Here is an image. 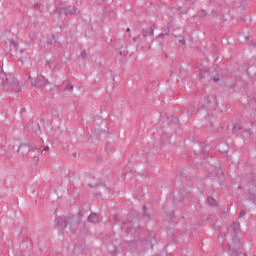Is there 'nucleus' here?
Instances as JSON below:
<instances>
[{
	"label": "nucleus",
	"instance_id": "nucleus-16",
	"mask_svg": "<svg viewBox=\"0 0 256 256\" xmlns=\"http://www.w3.org/2000/svg\"><path fill=\"white\" fill-rule=\"evenodd\" d=\"M207 201H208V204L211 205L212 207H215V205H217V200H215V198L213 197H208Z\"/></svg>",
	"mask_w": 256,
	"mask_h": 256
},
{
	"label": "nucleus",
	"instance_id": "nucleus-29",
	"mask_svg": "<svg viewBox=\"0 0 256 256\" xmlns=\"http://www.w3.org/2000/svg\"><path fill=\"white\" fill-rule=\"evenodd\" d=\"M159 37H160L161 39H163V37H165V34H164V33H160V34H159Z\"/></svg>",
	"mask_w": 256,
	"mask_h": 256
},
{
	"label": "nucleus",
	"instance_id": "nucleus-35",
	"mask_svg": "<svg viewBox=\"0 0 256 256\" xmlns=\"http://www.w3.org/2000/svg\"><path fill=\"white\" fill-rule=\"evenodd\" d=\"M170 215H172V216L175 215V212H172Z\"/></svg>",
	"mask_w": 256,
	"mask_h": 256
},
{
	"label": "nucleus",
	"instance_id": "nucleus-14",
	"mask_svg": "<svg viewBox=\"0 0 256 256\" xmlns=\"http://www.w3.org/2000/svg\"><path fill=\"white\" fill-rule=\"evenodd\" d=\"M88 223H99V215L97 213H91L88 216Z\"/></svg>",
	"mask_w": 256,
	"mask_h": 256
},
{
	"label": "nucleus",
	"instance_id": "nucleus-3",
	"mask_svg": "<svg viewBox=\"0 0 256 256\" xmlns=\"http://www.w3.org/2000/svg\"><path fill=\"white\" fill-rule=\"evenodd\" d=\"M0 89L4 91H12L13 93H19L21 91V85L19 81L16 80L13 74H7L3 71V68L0 69Z\"/></svg>",
	"mask_w": 256,
	"mask_h": 256
},
{
	"label": "nucleus",
	"instance_id": "nucleus-22",
	"mask_svg": "<svg viewBox=\"0 0 256 256\" xmlns=\"http://www.w3.org/2000/svg\"><path fill=\"white\" fill-rule=\"evenodd\" d=\"M179 13H181L182 15H187V10L183 9L182 7L178 8Z\"/></svg>",
	"mask_w": 256,
	"mask_h": 256
},
{
	"label": "nucleus",
	"instance_id": "nucleus-10",
	"mask_svg": "<svg viewBox=\"0 0 256 256\" xmlns=\"http://www.w3.org/2000/svg\"><path fill=\"white\" fill-rule=\"evenodd\" d=\"M120 225L122 233H130L131 229H133V221H122Z\"/></svg>",
	"mask_w": 256,
	"mask_h": 256
},
{
	"label": "nucleus",
	"instance_id": "nucleus-28",
	"mask_svg": "<svg viewBox=\"0 0 256 256\" xmlns=\"http://www.w3.org/2000/svg\"><path fill=\"white\" fill-rule=\"evenodd\" d=\"M233 253H234V256H237L239 255V253L235 250V249H232Z\"/></svg>",
	"mask_w": 256,
	"mask_h": 256
},
{
	"label": "nucleus",
	"instance_id": "nucleus-12",
	"mask_svg": "<svg viewBox=\"0 0 256 256\" xmlns=\"http://www.w3.org/2000/svg\"><path fill=\"white\" fill-rule=\"evenodd\" d=\"M247 105L252 111H256V98L255 96L249 97Z\"/></svg>",
	"mask_w": 256,
	"mask_h": 256
},
{
	"label": "nucleus",
	"instance_id": "nucleus-27",
	"mask_svg": "<svg viewBox=\"0 0 256 256\" xmlns=\"http://www.w3.org/2000/svg\"><path fill=\"white\" fill-rule=\"evenodd\" d=\"M132 40H133V43H137V41H139V36L138 37H133Z\"/></svg>",
	"mask_w": 256,
	"mask_h": 256
},
{
	"label": "nucleus",
	"instance_id": "nucleus-20",
	"mask_svg": "<svg viewBox=\"0 0 256 256\" xmlns=\"http://www.w3.org/2000/svg\"><path fill=\"white\" fill-rule=\"evenodd\" d=\"M171 123L172 125H177L179 123V118L172 116Z\"/></svg>",
	"mask_w": 256,
	"mask_h": 256
},
{
	"label": "nucleus",
	"instance_id": "nucleus-18",
	"mask_svg": "<svg viewBox=\"0 0 256 256\" xmlns=\"http://www.w3.org/2000/svg\"><path fill=\"white\" fill-rule=\"evenodd\" d=\"M10 47H13V49L17 50V48L19 47V43L15 40H11Z\"/></svg>",
	"mask_w": 256,
	"mask_h": 256
},
{
	"label": "nucleus",
	"instance_id": "nucleus-30",
	"mask_svg": "<svg viewBox=\"0 0 256 256\" xmlns=\"http://www.w3.org/2000/svg\"><path fill=\"white\" fill-rule=\"evenodd\" d=\"M33 159H34V161H39V157H37V156H34V157H32Z\"/></svg>",
	"mask_w": 256,
	"mask_h": 256
},
{
	"label": "nucleus",
	"instance_id": "nucleus-2",
	"mask_svg": "<svg viewBox=\"0 0 256 256\" xmlns=\"http://www.w3.org/2000/svg\"><path fill=\"white\" fill-rule=\"evenodd\" d=\"M217 105H219V101L217 100V96H206L204 98V102L201 108V113H203V111H205L206 115L204 117V123H203V127H205L206 129H212L213 128V117L215 111H217Z\"/></svg>",
	"mask_w": 256,
	"mask_h": 256
},
{
	"label": "nucleus",
	"instance_id": "nucleus-25",
	"mask_svg": "<svg viewBox=\"0 0 256 256\" xmlns=\"http://www.w3.org/2000/svg\"><path fill=\"white\" fill-rule=\"evenodd\" d=\"M79 57H81L82 59H85V57H87V52L85 50H83L81 52V54L79 55Z\"/></svg>",
	"mask_w": 256,
	"mask_h": 256
},
{
	"label": "nucleus",
	"instance_id": "nucleus-23",
	"mask_svg": "<svg viewBox=\"0 0 256 256\" xmlns=\"http://www.w3.org/2000/svg\"><path fill=\"white\" fill-rule=\"evenodd\" d=\"M205 73H206L205 70H200L199 79H203L205 77Z\"/></svg>",
	"mask_w": 256,
	"mask_h": 256
},
{
	"label": "nucleus",
	"instance_id": "nucleus-8",
	"mask_svg": "<svg viewBox=\"0 0 256 256\" xmlns=\"http://www.w3.org/2000/svg\"><path fill=\"white\" fill-rule=\"evenodd\" d=\"M33 87H38L39 89H45L46 85H49V80L45 76L40 75L32 82Z\"/></svg>",
	"mask_w": 256,
	"mask_h": 256
},
{
	"label": "nucleus",
	"instance_id": "nucleus-9",
	"mask_svg": "<svg viewBox=\"0 0 256 256\" xmlns=\"http://www.w3.org/2000/svg\"><path fill=\"white\" fill-rule=\"evenodd\" d=\"M17 153H19L22 157H25V155H29V153H31V146H29V144H21L17 150Z\"/></svg>",
	"mask_w": 256,
	"mask_h": 256
},
{
	"label": "nucleus",
	"instance_id": "nucleus-19",
	"mask_svg": "<svg viewBox=\"0 0 256 256\" xmlns=\"http://www.w3.org/2000/svg\"><path fill=\"white\" fill-rule=\"evenodd\" d=\"M243 137H251V129H246L242 132Z\"/></svg>",
	"mask_w": 256,
	"mask_h": 256
},
{
	"label": "nucleus",
	"instance_id": "nucleus-31",
	"mask_svg": "<svg viewBox=\"0 0 256 256\" xmlns=\"http://www.w3.org/2000/svg\"><path fill=\"white\" fill-rule=\"evenodd\" d=\"M43 151L45 152L49 151V146H46Z\"/></svg>",
	"mask_w": 256,
	"mask_h": 256
},
{
	"label": "nucleus",
	"instance_id": "nucleus-17",
	"mask_svg": "<svg viewBox=\"0 0 256 256\" xmlns=\"http://www.w3.org/2000/svg\"><path fill=\"white\" fill-rule=\"evenodd\" d=\"M198 17H207V10L201 9L197 13Z\"/></svg>",
	"mask_w": 256,
	"mask_h": 256
},
{
	"label": "nucleus",
	"instance_id": "nucleus-4",
	"mask_svg": "<svg viewBox=\"0 0 256 256\" xmlns=\"http://www.w3.org/2000/svg\"><path fill=\"white\" fill-rule=\"evenodd\" d=\"M212 81L214 83L220 82L221 87L225 89H235L237 78L235 76L227 75L222 78L214 77L212 78Z\"/></svg>",
	"mask_w": 256,
	"mask_h": 256
},
{
	"label": "nucleus",
	"instance_id": "nucleus-37",
	"mask_svg": "<svg viewBox=\"0 0 256 256\" xmlns=\"http://www.w3.org/2000/svg\"><path fill=\"white\" fill-rule=\"evenodd\" d=\"M244 256H247V254H244Z\"/></svg>",
	"mask_w": 256,
	"mask_h": 256
},
{
	"label": "nucleus",
	"instance_id": "nucleus-11",
	"mask_svg": "<svg viewBox=\"0 0 256 256\" xmlns=\"http://www.w3.org/2000/svg\"><path fill=\"white\" fill-rule=\"evenodd\" d=\"M58 91H68V93H73V85L71 83L63 82L58 86Z\"/></svg>",
	"mask_w": 256,
	"mask_h": 256
},
{
	"label": "nucleus",
	"instance_id": "nucleus-21",
	"mask_svg": "<svg viewBox=\"0 0 256 256\" xmlns=\"http://www.w3.org/2000/svg\"><path fill=\"white\" fill-rule=\"evenodd\" d=\"M143 210H144V213H143V217H146L148 220H149V214H147V206H143Z\"/></svg>",
	"mask_w": 256,
	"mask_h": 256
},
{
	"label": "nucleus",
	"instance_id": "nucleus-6",
	"mask_svg": "<svg viewBox=\"0 0 256 256\" xmlns=\"http://www.w3.org/2000/svg\"><path fill=\"white\" fill-rule=\"evenodd\" d=\"M56 13L59 15H75L77 13V9L73 6H67V7H58L56 8Z\"/></svg>",
	"mask_w": 256,
	"mask_h": 256
},
{
	"label": "nucleus",
	"instance_id": "nucleus-15",
	"mask_svg": "<svg viewBox=\"0 0 256 256\" xmlns=\"http://www.w3.org/2000/svg\"><path fill=\"white\" fill-rule=\"evenodd\" d=\"M231 228L234 233H239V231H241V223L233 222Z\"/></svg>",
	"mask_w": 256,
	"mask_h": 256
},
{
	"label": "nucleus",
	"instance_id": "nucleus-5",
	"mask_svg": "<svg viewBox=\"0 0 256 256\" xmlns=\"http://www.w3.org/2000/svg\"><path fill=\"white\" fill-rule=\"evenodd\" d=\"M227 14H229V7L225 3L216 6L211 12L212 17H225Z\"/></svg>",
	"mask_w": 256,
	"mask_h": 256
},
{
	"label": "nucleus",
	"instance_id": "nucleus-36",
	"mask_svg": "<svg viewBox=\"0 0 256 256\" xmlns=\"http://www.w3.org/2000/svg\"><path fill=\"white\" fill-rule=\"evenodd\" d=\"M224 155H225V153H227V151H224V152H222Z\"/></svg>",
	"mask_w": 256,
	"mask_h": 256
},
{
	"label": "nucleus",
	"instance_id": "nucleus-24",
	"mask_svg": "<svg viewBox=\"0 0 256 256\" xmlns=\"http://www.w3.org/2000/svg\"><path fill=\"white\" fill-rule=\"evenodd\" d=\"M241 129H243L242 127H241V125H235L234 127H233V131L235 132V131H241Z\"/></svg>",
	"mask_w": 256,
	"mask_h": 256
},
{
	"label": "nucleus",
	"instance_id": "nucleus-34",
	"mask_svg": "<svg viewBox=\"0 0 256 256\" xmlns=\"http://www.w3.org/2000/svg\"><path fill=\"white\" fill-rule=\"evenodd\" d=\"M126 31L127 33H129L131 31V28H127Z\"/></svg>",
	"mask_w": 256,
	"mask_h": 256
},
{
	"label": "nucleus",
	"instance_id": "nucleus-33",
	"mask_svg": "<svg viewBox=\"0 0 256 256\" xmlns=\"http://www.w3.org/2000/svg\"><path fill=\"white\" fill-rule=\"evenodd\" d=\"M28 79H29V81H33V78L31 77V75L28 76Z\"/></svg>",
	"mask_w": 256,
	"mask_h": 256
},
{
	"label": "nucleus",
	"instance_id": "nucleus-32",
	"mask_svg": "<svg viewBox=\"0 0 256 256\" xmlns=\"http://www.w3.org/2000/svg\"><path fill=\"white\" fill-rule=\"evenodd\" d=\"M180 43H181L182 45H185V40H180Z\"/></svg>",
	"mask_w": 256,
	"mask_h": 256
},
{
	"label": "nucleus",
	"instance_id": "nucleus-26",
	"mask_svg": "<svg viewBox=\"0 0 256 256\" xmlns=\"http://www.w3.org/2000/svg\"><path fill=\"white\" fill-rule=\"evenodd\" d=\"M247 213V211L245 210H241L240 213H239V217H243L245 214Z\"/></svg>",
	"mask_w": 256,
	"mask_h": 256
},
{
	"label": "nucleus",
	"instance_id": "nucleus-13",
	"mask_svg": "<svg viewBox=\"0 0 256 256\" xmlns=\"http://www.w3.org/2000/svg\"><path fill=\"white\" fill-rule=\"evenodd\" d=\"M197 147H199V150H195L194 151V155H199L201 153H205V144L204 143H198L194 146L195 149H197Z\"/></svg>",
	"mask_w": 256,
	"mask_h": 256
},
{
	"label": "nucleus",
	"instance_id": "nucleus-1",
	"mask_svg": "<svg viewBox=\"0 0 256 256\" xmlns=\"http://www.w3.org/2000/svg\"><path fill=\"white\" fill-rule=\"evenodd\" d=\"M81 217H83L82 212H78V215L57 218V227L60 234L63 235L66 227H69L71 233L83 231L85 224H81Z\"/></svg>",
	"mask_w": 256,
	"mask_h": 256
},
{
	"label": "nucleus",
	"instance_id": "nucleus-7",
	"mask_svg": "<svg viewBox=\"0 0 256 256\" xmlns=\"http://www.w3.org/2000/svg\"><path fill=\"white\" fill-rule=\"evenodd\" d=\"M155 33V24H153L149 30L142 29L140 35H138L139 41H145L147 37H153Z\"/></svg>",
	"mask_w": 256,
	"mask_h": 256
}]
</instances>
